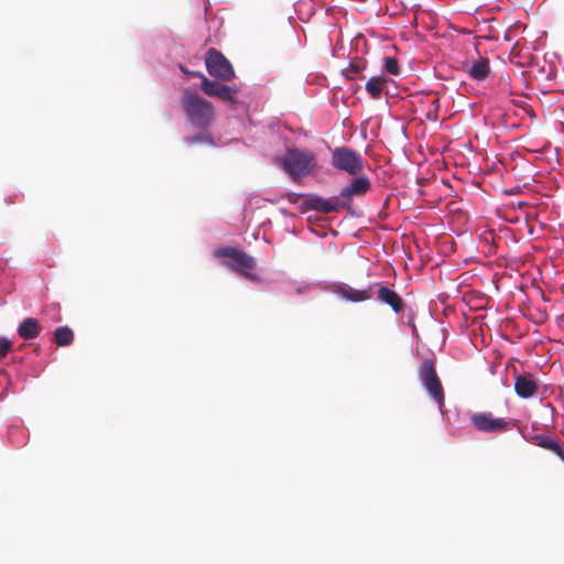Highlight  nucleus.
Wrapping results in <instances>:
<instances>
[{"instance_id": "nucleus-26", "label": "nucleus", "mask_w": 564, "mask_h": 564, "mask_svg": "<svg viewBox=\"0 0 564 564\" xmlns=\"http://www.w3.org/2000/svg\"><path fill=\"white\" fill-rule=\"evenodd\" d=\"M11 347L12 341L6 336H0V355H4L10 351Z\"/></svg>"}, {"instance_id": "nucleus-16", "label": "nucleus", "mask_w": 564, "mask_h": 564, "mask_svg": "<svg viewBox=\"0 0 564 564\" xmlns=\"http://www.w3.org/2000/svg\"><path fill=\"white\" fill-rule=\"evenodd\" d=\"M197 131L191 135H185L183 138V143L193 147L197 144H205L210 148H217V143L212 135V133L208 131V128H196Z\"/></svg>"}, {"instance_id": "nucleus-19", "label": "nucleus", "mask_w": 564, "mask_h": 564, "mask_svg": "<svg viewBox=\"0 0 564 564\" xmlns=\"http://www.w3.org/2000/svg\"><path fill=\"white\" fill-rule=\"evenodd\" d=\"M366 67L367 62L364 58L350 59L348 66L341 70V75L348 80H354L355 77L351 74H360Z\"/></svg>"}, {"instance_id": "nucleus-10", "label": "nucleus", "mask_w": 564, "mask_h": 564, "mask_svg": "<svg viewBox=\"0 0 564 564\" xmlns=\"http://www.w3.org/2000/svg\"><path fill=\"white\" fill-rule=\"evenodd\" d=\"M351 176L352 178L339 192L340 197L348 206H351V202L355 197L365 195L372 187L371 180L368 175L359 173Z\"/></svg>"}, {"instance_id": "nucleus-29", "label": "nucleus", "mask_w": 564, "mask_h": 564, "mask_svg": "<svg viewBox=\"0 0 564 564\" xmlns=\"http://www.w3.org/2000/svg\"><path fill=\"white\" fill-rule=\"evenodd\" d=\"M425 117L427 120L433 121V122L437 121V119H438L437 113L432 112V111H429Z\"/></svg>"}, {"instance_id": "nucleus-13", "label": "nucleus", "mask_w": 564, "mask_h": 564, "mask_svg": "<svg viewBox=\"0 0 564 564\" xmlns=\"http://www.w3.org/2000/svg\"><path fill=\"white\" fill-rule=\"evenodd\" d=\"M467 75L475 82H485L491 74L489 59L479 56L476 61H471L466 65Z\"/></svg>"}, {"instance_id": "nucleus-18", "label": "nucleus", "mask_w": 564, "mask_h": 564, "mask_svg": "<svg viewBox=\"0 0 564 564\" xmlns=\"http://www.w3.org/2000/svg\"><path fill=\"white\" fill-rule=\"evenodd\" d=\"M54 343L58 347H67L70 346L75 339V335L73 329L67 326H58L53 332Z\"/></svg>"}, {"instance_id": "nucleus-11", "label": "nucleus", "mask_w": 564, "mask_h": 564, "mask_svg": "<svg viewBox=\"0 0 564 564\" xmlns=\"http://www.w3.org/2000/svg\"><path fill=\"white\" fill-rule=\"evenodd\" d=\"M513 386L516 394L524 400L533 399L539 392V379L530 371L513 373Z\"/></svg>"}, {"instance_id": "nucleus-30", "label": "nucleus", "mask_w": 564, "mask_h": 564, "mask_svg": "<svg viewBox=\"0 0 564 564\" xmlns=\"http://www.w3.org/2000/svg\"><path fill=\"white\" fill-rule=\"evenodd\" d=\"M500 381H501V384L503 387H508L509 386L508 377L506 375L503 377H501Z\"/></svg>"}, {"instance_id": "nucleus-22", "label": "nucleus", "mask_w": 564, "mask_h": 564, "mask_svg": "<svg viewBox=\"0 0 564 564\" xmlns=\"http://www.w3.org/2000/svg\"><path fill=\"white\" fill-rule=\"evenodd\" d=\"M240 89L238 86H230L223 83L217 98L230 104H238V101L235 99V95H237Z\"/></svg>"}, {"instance_id": "nucleus-6", "label": "nucleus", "mask_w": 564, "mask_h": 564, "mask_svg": "<svg viewBox=\"0 0 564 564\" xmlns=\"http://www.w3.org/2000/svg\"><path fill=\"white\" fill-rule=\"evenodd\" d=\"M332 152V165L339 172L357 175L364 171L365 160L355 149L347 145L335 147Z\"/></svg>"}, {"instance_id": "nucleus-23", "label": "nucleus", "mask_w": 564, "mask_h": 564, "mask_svg": "<svg viewBox=\"0 0 564 564\" xmlns=\"http://www.w3.org/2000/svg\"><path fill=\"white\" fill-rule=\"evenodd\" d=\"M546 449L554 453L564 463V445L557 438H553Z\"/></svg>"}, {"instance_id": "nucleus-12", "label": "nucleus", "mask_w": 564, "mask_h": 564, "mask_svg": "<svg viewBox=\"0 0 564 564\" xmlns=\"http://www.w3.org/2000/svg\"><path fill=\"white\" fill-rule=\"evenodd\" d=\"M377 290V301L381 304L388 305L395 314L403 312L405 302L402 296L392 288L381 283L373 282Z\"/></svg>"}, {"instance_id": "nucleus-7", "label": "nucleus", "mask_w": 564, "mask_h": 564, "mask_svg": "<svg viewBox=\"0 0 564 564\" xmlns=\"http://www.w3.org/2000/svg\"><path fill=\"white\" fill-rule=\"evenodd\" d=\"M471 425L481 433L506 432L517 426V420L497 417L491 412H469Z\"/></svg>"}, {"instance_id": "nucleus-9", "label": "nucleus", "mask_w": 564, "mask_h": 564, "mask_svg": "<svg viewBox=\"0 0 564 564\" xmlns=\"http://www.w3.org/2000/svg\"><path fill=\"white\" fill-rule=\"evenodd\" d=\"M376 284H369L365 289H355L348 283L336 281L325 283V290H328L337 297L349 303H361L371 299V290Z\"/></svg>"}, {"instance_id": "nucleus-24", "label": "nucleus", "mask_w": 564, "mask_h": 564, "mask_svg": "<svg viewBox=\"0 0 564 564\" xmlns=\"http://www.w3.org/2000/svg\"><path fill=\"white\" fill-rule=\"evenodd\" d=\"M15 435L21 436V441L19 443H17V447L23 446L28 441V435L23 431L19 430L18 427H10L9 429V440L12 444H14L13 437H15Z\"/></svg>"}, {"instance_id": "nucleus-2", "label": "nucleus", "mask_w": 564, "mask_h": 564, "mask_svg": "<svg viewBox=\"0 0 564 564\" xmlns=\"http://www.w3.org/2000/svg\"><path fill=\"white\" fill-rule=\"evenodd\" d=\"M213 256L214 258L219 259L221 265L230 269L250 282L258 284L262 282V278L260 275L251 272L257 267L256 259L242 249L231 246H223L216 248L213 251Z\"/></svg>"}, {"instance_id": "nucleus-27", "label": "nucleus", "mask_w": 564, "mask_h": 564, "mask_svg": "<svg viewBox=\"0 0 564 564\" xmlns=\"http://www.w3.org/2000/svg\"><path fill=\"white\" fill-rule=\"evenodd\" d=\"M9 376L4 370H0V384H8Z\"/></svg>"}, {"instance_id": "nucleus-17", "label": "nucleus", "mask_w": 564, "mask_h": 564, "mask_svg": "<svg viewBox=\"0 0 564 564\" xmlns=\"http://www.w3.org/2000/svg\"><path fill=\"white\" fill-rule=\"evenodd\" d=\"M388 82L384 75L371 76L366 82L365 89L372 99H380Z\"/></svg>"}, {"instance_id": "nucleus-28", "label": "nucleus", "mask_w": 564, "mask_h": 564, "mask_svg": "<svg viewBox=\"0 0 564 564\" xmlns=\"http://www.w3.org/2000/svg\"><path fill=\"white\" fill-rule=\"evenodd\" d=\"M312 284H313V283L307 284V285H305V286L296 285V288H295V293H296L297 295H302V294H304V293H305V290H306L307 288H310Z\"/></svg>"}, {"instance_id": "nucleus-5", "label": "nucleus", "mask_w": 564, "mask_h": 564, "mask_svg": "<svg viewBox=\"0 0 564 564\" xmlns=\"http://www.w3.org/2000/svg\"><path fill=\"white\" fill-rule=\"evenodd\" d=\"M419 380L429 395L436 402L438 405L440 412L444 415L443 406L445 402V393L441 382V379L437 376L435 368V358H425L420 367H419Z\"/></svg>"}, {"instance_id": "nucleus-3", "label": "nucleus", "mask_w": 564, "mask_h": 564, "mask_svg": "<svg viewBox=\"0 0 564 564\" xmlns=\"http://www.w3.org/2000/svg\"><path fill=\"white\" fill-rule=\"evenodd\" d=\"M181 105L186 115L187 122L193 128H209L215 120L213 104L189 88L184 89Z\"/></svg>"}, {"instance_id": "nucleus-25", "label": "nucleus", "mask_w": 564, "mask_h": 564, "mask_svg": "<svg viewBox=\"0 0 564 564\" xmlns=\"http://www.w3.org/2000/svg\"><path fill=\"white\" fill-rule=\"evenodd\" d=\"M177 68L187 77L203 78L204 74L199 70H189L183 63H177Z\"/></svg>"}, {"instance_id": "nucleus-33", "label": "nucleus", "mask_w": 564, "mask_h": 564, "mask_svg": "<svg viewBox=\"0 0 564 564\" xmlns=\"http://www.w3.org/2000/svg\"><path fill=\"white\" fill-rule=\"evenodd\" d=\"M289 202H290L291 204H295V203H296V202H295V199H294V198H292V197H290Z\"/></svg>"}, {"instance_id": "nucleus-15", "label": "nucleus", "mask_w": 564, "mask_h": 564, "mask_svg": "<svg viewBox=\"0 0 564 564\" xmlns=\"http://www.w3.org/2000/svg\"><path fill=\"white\" fill-rule=\"evenodd\" d=\"M516 427L518 429V433L524 441L532 443L544 449H546L549 445H551L553 438L549 434L534 433L532 430H529L528 426H519L518 424Z\"/></svg>"}, {"instance_id": "nucleus-21", "label": "nucleus", "mask_w": 564, "mask_h": 564, "mask_svg": "<svg viewBox=\"0 0 564 564\" xmlns=\"http://www.w3.org/2000/svg\"><path fill=\"white\" fill-rule=\"evenodd\" d=\"M381 72H382L381 75H384L387 73V74H391L394 76H399L401 73L399 59L392 55L384 56L382 58Z\"/></svg>"}, {"instance_id": "nucleus-20", "label": "nucleus", "mask_w": 564, "mask_h": 564, "mask_svg": "<svg viewBox=\"0 0 564 564\" xmlns=\"http://www.w3.org/2000/svg\"><path fill=\"white\" fill-rule=\"evenodd\" d=\"M223 82L219 79H209L205 75L200 79V89L209 97H218Z\"/></svg>"}, {"instance_id": "nucleus-8", "label": "nucleus", "mask_w": 564, "mask_h": 564, "mask_svg": "<svg viewBox=\"0 0 564 564\" xmlns=\"http://www.w3.org/2000/svg\"><path fill=\"white\" fill-rule=\"evenodd\" d=\"M207 73L221 82L235 78L236 73L230 61L218 50L209 48L205 58Z\"/></svg>"}, {"instance_id": "nucleus-31", "label": "nucleus", "mask_w": 564, "mask_h": 564, "mask_svg": "<svg viewBox=\"0 0 564 564\" xmlns=\"http://www.w3.org/2000/svg\"><path fill=\"white\" fill-rule=\"evenodd\" d=\"M438 104H440V101H438V99H437V98L433 99V105H434L435 107H438Z\"/></svg>"}, {"instance_id": "nucleus-4", "label": "nucleus", "mask_w": 564, "mask_h": 564, "mask_svg": "<svg viewBox=\"0 0 564 564\" xmlns=\"http://www.w3.org/2000/svg\"><path fill=\"white\" fill-rule=\"evenodd\" d=\"M292 196L304 198V200L299 205L301 214H305L310 210L322 214H330L345 209L350 216L358 215L351 206H348L345 203L339 193L338 195L330 197H324L316 193H293Z\"/></svg>"}, {"instance_id": "nucleus-1", "label": "nucleus", "mask_w": 564, "mask_h": 564, "mask_svg": "<svg viewBox=\"0 0 564 564\" xmlns=\"http://www.w3.org/2000/svg\"><path fill=\"white\" fill-rule=\"evenodd\" d=\"M275 163L291 180L303 178L313 173L317 166L315 153L307 148L288 147Z\"/></svg>"}, {"instance_id": "nucleus-32", "label": "nucleus", "mask_w": 564, "mask_h": 564, "mask_svg": "<svg viewBox=\"0 0 564 564\" xmlns=\"http://www.w3.org/2000/svg\"><path fill=\"white\" fill-rule=\"evenodd\" d=\"M13 441H14V444H13V445H14V446H17V443H19V442L21 441V436L15 437V440L13 438Z\"/></svg>"}, {"instance_id": "nucleus-14", "label": "nucleus", "mask_w": 564, "mask_h": 564, "mask_svg": "<svg viewBox=\"0 0 564 564\" xmlns=\"http://www.w3.org/2000/svg\"><path fill=\"white\" fill-rule=\"evenodd\" d=\"M17 333L25 340L35 339L41 334L40 322L35 317H25L19 323Z\"/></svg>"}]
</instances>
